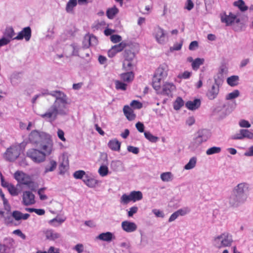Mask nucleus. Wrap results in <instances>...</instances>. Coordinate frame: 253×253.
<instances>
[{"instance_id":"nucleus-11","label":"nucleus","mask_w":253,"mask_h":253,"mask_svg":"<svg viewBox=\"0 0 253 253\" xmlns=\"http://www.w3.org/2000/svg\"><path fill=\"white\" fill-rule=\"evenodd\" d=\"M211 135V132L208 129H202L199 130L197 132V136L195 138V142L198 145L206 141Z\"/></svg>"},{"instance_id":"nucleus-14","label":"nucleus","mask_w":253,"mask_h":253,"mask_svg":"<svg viewBox=\"0 0 253 253\" xmlns=\"http://www.w3.org/2000/svg\"><path fill=\"white\" fill-rule=\"evenodd\" d=\"M221 21L223 23H225L227 26H229L234 23H239L240 19L237 18L236 15L230 12L228 15H225L224 17L222 16Z\"/></svg>"},{"instance_id":"nucleus-39","label":"nucleus","mask_w":253,"mask_h":253,"mask_svg":"<svg viewBox=\"0 0 253 253\" xmlns=\"http://www.w3.org/2000/svg\"><path fill=\"white\" fill-rule=\"evenodd\" d=\"M144 134L145 137L151 142L155 143L159 139L158 137L152 135V134L149 131H145Z\"/></svg>"},{"instance_id":"nucleus-40","label":"nucleus","mask_w":253,"mask_h":253,"mask_svg":"<svg viewBox=\"0 0 253 253\" xmlns=\"http://www.w3.org/2000/svg\"><path fill=\"white\" fill-rule=\"evenodd\" d=\"M86 174V173L84 170H79L74 173L73 176L76 179L83 180Z\"/></svg>"},{"instance_id":"nucleus-55","label":"nucleus","mask_w":253,"mask_h":253,"mask_svg":"<svg viewBox=\"0 0 253 253\" xmlns=\"http://www.w3.org/2000/svg\"><path fill=\"white\" fill-rule=\"evenodd\" d=\"M193 7L194 3L192 0H187L185 2L184 8L190 11L192 9Z\"/></svg>"},{"instance_id":"nucleus-7","label":"nucleus","mask_w":253,"mask_h":253,"mask_svg":"<svg viewBox=\"0 0 253 253\" xmlns=\"http://www.w3.org/2000/svg\"><path fill=\"white\" fill-rule=\"evenodd\" d=\"M143 198V195L140 191H132L129 195L123 194L121 198V202L123 204H127L130 201L135 202Z\"/></svg>"},{"instance_id":"nucleus-23","label":"nucleus","mask_w":253,"mask_h":253,"mask_svg":"<svg viewBox=\"0 0 253 253\" xmlns=\"http://www.w3.org/2000/svg\"><path fill=\"white\" fill-rule=\"evenodd\" d=\"M155 75L163 79L167 76V66L166 65H160L156 70Z\"/></svg>"},{"instance_id":"nucleus-60","label":"nucleus","mask_w":253,"mask_h":253,"mask_svg":"<svg viewBox=\"0 0 253 253\" xmlns=\"http://www.w3.org/2000/svg\"><path fill=\"white\" fill-rule=\"evenodd\" d=\"M138 207L136 206H133L131 207L129 209V211H128V216L129 217H131L133 215L136 213L138 211Z\"/></svg>"},{"instance_id":"nucleus-35","label":"nucleus","mask_w":253,"mask_h":253,"mask_svg":"<svg viewBox=\"0 0 253 253\" xmlns=\"http://www.w3.org/2000/svg\"><path fill=\"white\" fill-rule=\"evenodd\" d=\"M118 12V9L116 7L114 6L111 8L108 9L107 10L106 14L109 19H113Z\"/></svg>"},{"instance_id":"nucleus-50","label":"nucleus","mask_w":253,"mask_h":253,"mask_svg":"<svg viewBox=\"0 0 253 253\" xmlns=\"http://www.w3.org/2000/svg\"><path fill=\"white\" fill-rule=\"evenodd\" d=\"M71 46L73 48V51L72 53V55L79 56L80 55L79 54V50L81 49L80 46L75 43L72 44L71 45Z\"/></svg>"},{"instance_id":"nucleus-64","label":"nucleus","mask_w":253,"mask_h":253,"mask_svg":"<svg viewBox=\"0 0 253 253\" xmlns=\"http://www.w3.org/2000/svg\"><path fill=\"white\" fill-rule=\"evenodd\" d=\"M198 42L196 41L192 42L189 46V49L190 50H194L198 47Z\"/></svg>"},{"instance_id":"nucleus-52","label":"nucleus","mask_w":253,"mask_h":253,"mask_svg":"<svg viewBox=\"0 0 253 253\" xmlns=\"http://www.w3.org/2000/svg\"><path fill=\"white\" fill-rule=\"evenodd\" d=\"M111 41L113 43H118L120 42L122 40V37L118 35H113L110 37Z\"/></svg>"},{"instance_id":"nucleus-28","label":"nucleus","mask_w":253,"mask_h":253,"mask_svg":"<svg viewBox=\"0 0 253 253\" xmlns=\"http://www.w3.org/2000/svg\"><path fill=\"white\" fill-rule=\"evenodd\" d=\"M3 37H5L10 41L11 39L13 40V37L15 35L13 28L12 27H6L3 33Z\"/></svg>"},{"instance_id":"nucleus-33","label":"nucleus","mask_w":253,"mask_h":253,"mask_svg":"<svg viewBox=\"0 0 253 253\" xmlns=\"http://www.w3.org/2000/svg\"><path fill=\"white\" fill-rule=\"evenodd\" d=\"M77 5V0H69L66 6V11L68 13H72L73 9Z\"/></svg>"},{"instance_id":"nucleus-44","label":"nucleus","mask_w":253,"mask_h":253,"mask_svg":"<svg viewBox=\"0 0 253 253\" xmlns=\"http://www.w3.org/2000/svg\"><path fill=\"white\" fill-rule=\"evenodd\" d=\"M240 92L238 90H234L232 92L228 93L226 96V100H231L238 97Z\"/></svg>"},{"instance_id":"nucleus-12","label":"nucleus","mask_w":253,"mask_h":253,"mask_svg":"<svg viewBox=\"0 0 253 253\" xmlns=\"http://www.w3.org/2000/svg\"><path fill=\"white\" fill-rule=\"evenodd\" d=\"M32 35V31L30 27H26L24 28L21 31H20L17 36L13 38V40H22L25 39L26 42H28Z\"/></svg>"},{"instance_id":"nucleus-20","label":"nucleus","mask_w":253,"mask_h":253,"mask_svg":"<svg viewBox=\"0 0 253 253\" xmlns=\"http://www.w3.org/2000/svg\"><path fill=\"white\" fill-rule=\"evenodd\" d=\"M97 238L101 241L110 242L112 240L115 239V237L112 233L110 232H107L105 233H102L100 234L97 237Z\"/></svg>"},{"instance_id":"nucleus-1","label":"nucleus","mask_w":253,"mask_h":253,"mask_svg":"<svg viewBox=\"0 0 253 253\" xmlns=\"http://www.w3.org/2000/svg\"><path fill=\"white\" fill-rule=\"evenodd\" d=\"M29 140L40 150H44L48 154H51L53 142L49 134L43 131L34 130L29 135Z\"/></svg>"},{"instance_id":"nucleus-2","label":"nucleus","mask_w":253,"mask_h":253,"mask_svg":"<svg viewBox=\"0 0 253 253\" xmlns=\"http://www.w3.org/2000/svg\"><path fill=\"white\" fill-rule=\"evenodd\" d=\"M248 188V184L245 183H239L235 187L229 199L230 205L237 207L243 203L247 199L246 192Z\"/></svg>"},{"instance_id":"nucleus-15","label":"nucleus","mask_w":253,"mask_h":253,"mask_svg":"<svg viewBox=\"0 0 253 253\" xmlns=\"http://www.w3.org/2000/svg\"><path fill=\"white\" fill-rule=\"evenodd\" d=\"M22 199L23 204L25 206H29L35 203V195L29 191L23 192Z\"/></svg>"},{"instance_id":"nucleus-48","label":"nucleus","mask_w":253,"mask_h":253,"mask_svg":"<svg viewBox=\"0 0 253 253\" xmlns=\"http://www.w3.org/2000/svg\"><path fill=\"white\" fill-rule=\"evenodd\" d=\"M6 188H7L9 192L12 196L18 195L17 189L13 185L9 184L8 186L6 187Z\"/></svg>"},{"instance_id":"nucleus-29","label":"nucleus","mask_w":253,"mask_h":253,"mask_svg":"<svg viewBox=\"0 0 253 253\" xmlns=\"http://www.w3.org/2000/svg\"><path fill=\"white\" fill-rule=\"evenodd\" d=\"M57 166V163L55 161L50 160L49 164L45 167L44 173L53 171L55 170Z\"/></svg>"},{"instance_id":"nucleus-34","label":"nucleus","mask_w":253,"mask_h":253,"mask_svg":"<svg viewBox=\"0 0 253 253\" xmlns=\"http://www.w3.org/2000/svg\"><path fill=\"white\" fill-rule=\"evenodd\" d=\"M124 56L126 60L132 61L135 57V54L131 50L126 49L124 52Z\"/></svg>"},{"instance_id":"nucleus-42","label":"nucleus","mask_w":253,"mask_h":253,"mask_svg":"<svg viewBox=\"0 0 253 253\" xmlns=\"http://www.w3.org/2000/svg\"><path fill=\"white\" fill-rule=\"evenodd\" d=\"M133 65L131 63V61L125 60L123 64V68L127 72L131 71L133 69Z\"/></svg>"},{"instance_id":"nucleus-18","label":"nucleus","mask_w":253,"mask_h":253,"mask_svg":"<svg viewBox=\"0 0 253 253\" xmlns=\"http://www.w3.org/2000/svg\"><path fill=\"white\" fill-rule=\"evenodd\" d=\"M84 183L90 188H94L98 183V181L91 176L86 174L83 180Z\"/></svg>"},{"instance_id":"nucleus-19","label":"nucleus","mask_w":253,"mask_h":253,"mask_svg":"<svg viewBox=\"0 0 253 253\" xmlns=\"http://www.w3.org/2000/svg\"><path fill=\"white\" fill-rule=\"evenodd\" d=\"M201 100L200 99H195L193 101H188L185 104V106L190 110H195L199 108L201 105Z\"/></svg>"},{"instance_id":"nucleus-16","label":"nucleus","mask_w":253,"mask_h":253,"mask_svg":"<svg viewBox=\"0 0 253 253\" xmlns=\"http://www.w3.org/2000/svg\"><path fill=\"white\" fill-rule=\"evenodd\" d=\"M154 34L157 41L161 44H163L166 41V36L164 31L160 27H157L154 29Z\"/></svg>"},{"instance_id":"nucleus-24","label":"nucleus","mask_w":253,"mask_h":253,"mask_svg":"<svg viewBox=\"0 0 253 253\" xmlns=\"http://www.w3.org/2000/svg\"><path fill=\"white\" fill-rule=\"evenodd\" d=\"M69 167V161L67 157L63 156L62 161L59 165L60 174H63Z\"/></svg>"},{"instance_id":"nucleus-51","label":"nucleus","mask_w":253,"mask_h":253,"mask_svg":"<svg viewBox=\"0 0 253 253\" xmlns=\"http://www.w3.org/2000/svg\"><path fill=\"white\" fill-rule=\"evenodd\" d=\"M46 189L45 187H43L39 189L38 191V194L40 196V200L43 201L47 199V196L44 194H42V193Z\"/></svg>"},{"instance_id":"nucleus-63","label":"nucleus","mask_w":253,"mask_h":253,"mask_svg":"<svg viewBox=\"0 0 253 253\" xmlns=\"http://www.w3.org/2000/svg\"><path fill=\"white\" fill-rule=\"evenodd\" d=\"M10 247L5 244H0V253H7Z\"/></svg>"},{"instance_id":"nucleus-58","label":"nucleus","mask_w":253,"mask_h":253,"mask_svg":"<svg viewBox=\"0 0 253 253\" xmlns=\"http://www.w3.org/2000/svg\"><path fill=\"white\" fill-rule=\"evenodd\" d=\"M127 150L128 152H131L134 154H137L139 152V149L138 147L132 146H128Z\"/></svg>"},{"instance_id":"nucleus-6","label":"nucleus","mask_w":253,"mask_h":253,"mask_svg":"<svg viewBox=\"0 0 253 253\" xmlns=\"http://www.w3.org/2000/svg\"><path fill=\"white\" fill-rule=\"evenodd\" d=\"M44 150L39 149H30L27 152V156L31 158L34 162L40 163L45 160L46 155H49Z\"/></svg>"},{"instance_id":"nucleus-59","label":"nucleus","mask_w":253,"mask_h":253,"mask_svg":"<svg viewBox=\"0 0 253 253\" xmlns=\"http://www.w3.org/2000/svg\"><path fill=\"white\" fill-rule=\"evenodd\" d=\"M135 127L137 130L140 132H144V124L140 122H137L135 124Z\"/></svg>"},{"instance_id":"nucleus-9","label":"nucleus","mask_w":253,"mask_h":253,"mask_svg":"<svg viewBox=\"0 0 253 253\" xmlns=\"http://www.w3.org/2000/svg\"><path fill=\"white\" fill-rule=\"evenodd\" d=\"M214 83L212 85L211 87L209 88L207 91L206 96L211 100H214L217 98L219 92V86L220 85L219 77L218 78H214Z\"/></svg>"},{"instance_id":"nucleus-46","label":"nucleus","mask_w":253,"mask_h":253,"mask_svg":"<svg viewBox=\"0 0 253 253\" xmlns=\"http://www.w3.org/2000/svg\"><path fill=\"white\" fill-rule=\"evenodd\" d=\"M160 177L162 181L168 182L171 179V173L170 172H163L161 174Z\"/></svg>"},{"instance_id":"nucleus-30","label":"nucleus","mask_w":253,"mask_h":253,"mask_svg":"<svg viewBox=\"0 0 253 253\" xmlns=\"http://www.w3.org/2000/svg\"><path fill=\"white\" fill-rule=\"evenodd\" d=\"M197 159L196 157H192L189 161L188 163L184 166V169L190 170L194 168L196 166Z\"/></svg>"},{"instance_id":"nucleus-4","label":"nucleus","mask_w":253,"mask_h":253,"mask_svg":"<svg viewBox=\"0 0 253 253\" xmlns=\"http://www.w3.org/2000/svg\"><path fill=\"white\" fill-rule=\"evenodd\" d=\"M233 242L232 236L228 232H224L215 237L213 241V245L218 249L229 247Z\"/></svg>"},{"instance_id":"nucleus-8","label":"nucleus","mask_w":253,"mask_h":253,"mask_svg":"<svg viewBox=\"0 0 253 253\" xmlns=\"http://www.w3.org/2000/svg\"><path fill=\"white\" fill-rule=\"evenodd\" d=\"M20 154V146H12L7 148L4 153V157L9 162L14 161Z\"/></svg>"},{"instance_id":"nucleus-17","label":"nucleus","mask_w":253,"mask_h":253,"mask_svg":"<svg viewBox=\"0 0 253 253\" xmlns=\"http://www.w3.org/2000/svg\"><path fill=\"white\" fill-rule=\"evenodd\" d=\"M122 228L126 232L131 233L135 231L137 229L136 224L133 222L129 221H124L122 222Z\"/></svg>"},{"instance_id":"nucleus-57","label":"nucleus","mask_w":253,"mask_h":253,"mask_svg":"<svg viewBox=\"0 0 253 253\" xmlns=\"http://www.w3.org/2000/svg\"><path fill=\"white\" fill-rule=\"evenodd\" d=\"M231 138L232 139H234V140H237V139L242 140V139H244V137L243 136L242 129L239 130V132L238 133H237L235 134L234 135H233V136H232Z\"/></svg>"},{"instance_id":"nucleus-36","label":"nucleus","mask_w":253,"mask_h":253,"mask_svg":"<svg viewBox=\"0 0 253 253\" xmlns=\"http://www.w3.org/2000/svg\"><path fill=\"white\" fill-rule=\"evenodd\" d=\"M204 59L203 58H197L195 59L192 63V67L193 70H197L199 67L203 64Z\"/></svg>"},{"instance_id":"nucleus-49","label":"nucleus","mask_w":253,"mask_h":253,"mask_svg":"<svg viewBox=\"0 0 253 253\" xmlns=\"http://www.w3.org/2000/svg\"><path fill=\"white\" fill-rule=\"evenodd\" d=\"M130 105L135 109H140L142 106V103L140 102L134 100L130 103Z\"/></svg>"},{"instance_id":"nucleus-61","label":"nucleus","mask_w":253,"mask_h":253,"mask_svg":"<svg viewBox=\"0 0 253 253\" xmlns=\"http://www.w3.org/2000/svg\"><path fill=\"white\" fill-rule=\"evenodd\" d=\"M152 212L158 217L163 218L165 216L164 212L159 210L153 209Z\"/></svg>"},{"instance_id":"nucleus-54","label":"nucleus","mask_w":253,"mask_h":253,"mask_svg":"<svg viewBox=\"0 0 253 253\" xmlns=\"http://www.w3.org/2000/svg\"><path fill=\"white\" fill-rule=\"evenodd\" d=\"M88 38H89V35H86L84 38V39L83 41V46H82V48L83 49H86L90 46V42H88Z\"/></svg>"},{"instance_id":"nucleus-45","label":"nucleus","mask_w":253,"mask_h":253,"mask_svg":"<svg viewBox=\"0 0 253 253\" xmlns=\"http://www.w3.org/2000/svg\"><path fill=\"white\" fill-rule=\"evenodd\" d=\"M108 168L106 166H101L98 169V173L101 176H106L108 174Z\"/></svg>"},{"instance_id":"nucleus-38","label":"nucleus","mask_w":253,"mask_h":253,"mask_svg":"<svg viewBox=\"0 0 253 253\" xmlns=\"http://www.w3.org/2000/svg\"><path fill=\"white\" fill-rule=\"evenodd\" d=\"M184 105V101L180 97H178L173 103V108L175 110H178Z\"/></svg>"},{"instance_id":"nucleus-56","label":"nucleus","mask_w":253,"mask_h":253,"mask_svg":"<svg viewBox=\"0 0 253 253\" xmlns=\"http://www.w3.org/2000/svg\"><path fill=\"white\" fill-rule=\"evenodd\" d=\"M239 126L241 127L249 128L251 127V124L250 123L245 120H241L239 122Z\"/></svg>"},{"instance_id":"nucleus-41","label":"nucleus","mask_w":253,"mask_h":253,"mask_svg":"<svg viewBox=\"0 0 253 253\" xmlns=\"http://www.w3.org/2000/svg\"><path fill=\"white\" fill-rule=\"evenodd\" d=\"M115 87L117 90H126L127 84L120 81L117 80L115 82Z\"/></svg>"},{"instance_id":"nucleus-37","label":"nucleus","mask_w":253,"mask_h":253,"mask_svg":"<svg viewBox=\"0 0 253 253\" xmlns=\"http://www.w3.org/2000/svg\"><path fill=\"white\" fill-rule=\"evenodd\" d=\"M221 151V148L219 147L213 146L209 148L206 151V154L207 155H211L215 154H218Z\"/></svg>"},{"instance_id":"nucleus-10","label":"nucleus","mask_w":253,"mask_h":253,"mask_svg":"<svg viewBox=\"0 0 253 253\" xmlns=\"http://www.w3.org/2000/svg\"><path fill=\"white\" fill-rule=\"evenodd\" d=\"M14 177L17 182L21 184L27 185L32 183V177L23 171H16L14 173Z\"/></svg>"},{"instance_id":"nucleus-3","label":"nucleus","mask_w":253,"mask_h":253,"mask_svg":"<svg viewBox=\"0 0 253 253\" xmlns=\"http://www.w3.org/2000/svg\"><path fill=\"white\" fill-rule=\"evenodd\" d=\"M50 95L55 98V100L53 105H55L57 109H61L66 113V115L68 114V109L67 107L68 104V97L67 95L63 92L58 90L52 91Z\"/></svg>"},{"instance_id":"nucleus-25","label":"nucleus","mask_w":253,"mask_h":253,"mask_svg":"<svg viewBox=\"0 0 253 253\" xmlns=\"http://www.w3.org/2000/svg\"><path fill=\"white\" fill-rule=\"evenodd\" d=\"M108 146L112 150L118 151L120 149L121 142L116 139H112L109 141Z\"/></svg>"},{"instance_id":"nucleus-31","label":"nucleus","mask_w":253,"mask_h":253,"mask_svg":"<svg viewBox=\"0 0 253 253\" xmlns=\"http://www.w3.org/2000/svg\"><path fill=\"white\" fill-rule=\"evenodd\" d=\"M239 80V76L236 75H233L227 78V83L231 86H234L238 84Z\"/></svg>"},{"instance_id":"nucleus-32","label":"nucleus","mask_w":253,"mask_h":253,"mask_svg":"<svg viewBox=\"0 0 253 253\" xmlns=\"http://www.w3.org/2000/svg\"><path fill=\"white\" fill-rule=\"evenodd\" d=\"M134 78V74L132 71L122 73L121 75V78L125 82H129L132 81Z\"/></svg>"},{"instance_id":"nucleus-43","label":"nucleus","mask_w":253,"mask_h":253,"mask_svg":"<svg viewBox=\"0 0 253 253\" xmlns=\"http://www.w3.org/2000/svg\"><path fill=\"white\" fill-rule=\"evenodd\" d=\"M126 46V43L124 42H121L120 43L113 46L112 47L117 52H119L122 51Z\"/></svg>"},{"instance_id":"nucleus-26","label":"nucleus","mask_w":253,"mask_h":253,"mask_svg":"<svg viewBox=\"0 0 253 253\" xmlns=\"http://www.w3.org/2000/svg\"><path fill=\"white\" fill-rule=\"evenodd\" d=\"M45 235L46 239L49 240H54L60 237V234L52 229L47 230L45 232Z\"/></svg>"},{"instance_id":"nucleus-53","label":"nucleus","mask_w":253,"mask_h":253,"mask_svg":"<svg viewBox=\"0 0 253 253\" xmlns=\"http://www.w3.org/2000/svg\"><path fill=\"white\" fill-rule=\"evenodd\" d=\"M97 39L94 36H89L88 42H90V46H95L97 44Z\"/></svg>"},{"instance_id":"nucleus-13","label":"nucleus","mask_w":253,"mask_h":253,"mask_svg":"<svg viewBox=\"0 0 253 253\" xmlns=\"http://www.w3.org/2000/svg\"><path fill=\"white\" fill-rule=\"evenodd\" d=\"M175 89V86L172 83H166L163 86L162 90L160 91V93L172 97V92Z\"/></svg>"},{"instance_id":"nucleus-47","label":"nucleus","mask_w":253,"mask_h":253,"mask_svg":"<svg viewBox=\"0 0 253 253\" xmlns=\"http://www.w3.org/2000/svg\"><path fill=\"white\" fill-rule=\"evenodd\" d=\"M243 136L244 138L252 139L253 138V133L247 129H242Z\"/></svg>"},{"instance_id":"nucleus-5","label":"nucleus","mask_w":253,"mask_h":253,"mask_svg":"<svg viewBox=\"0 0 253 253\" xmlns=\"http://www.w3.org/2000/svg\"><path fill=\"white\" fill-rule=\"evenodd\" d=\"M58 115L65 116L66 113L62 110L57 109L55 105H52L45 113L40 116L42 118L52 122L56 119Z\"/></svg>"},{"instance_id":"nucleus-22","label":"nucleus","mask_w":253,"mask_h":253,"mask_svg":"<svg viewBox=\"0 0 253 253\" xmlns=\"http://www.w3.org/2000/svg\"><path fill=\"white\" fill-rule=\"evenodd\" d=\"M123 112L126 119L129 121H132L135 118V115L131 108L128 105H125L123 108Z\"/></svg>"},{"instance_id":"nucleus-21","label":"nucleus","mask_w":253,"mask_h":253,"mask_svg":"<svg viewBox=\"0 0 253 253\" xmlns=\"http://www.w3.org/2000/svg\"><path fill=\"white\" fill-rule=\"evenodd\" d=\"M12 217L15 219V220L19 221L21 219L26 220L30 216L29 213H23L18 211H14L12 212Z\"/></svg>"},{"instance_id":"nucleus-62","label":"nucleus","mask_w":253,"mask_h":253,"mask_svg":"<svg viewBox=\"0 0 253 253\" xmlns=\"http://www.w3.org/2000/svg\"><path fill=\"white\" fill-rule=\"evenodd\" d=\"M152 86L154 89H155L158 93H160V91H161V83L152 81Z\"/></svg>"},{"instance_id":"nucleus-27","label":"nucleus","mask_w":253,"mask_h":253,"mask_svg":"<svg viewBox=\"0 0 253 253\" xmlns=\"http://www.w3.org/2000/svg\"><path fill=\"white\" fill-rule=\"evenodd\" d=\"M233 5L237 7L241 12H244L247 10L249 7L245 4L243 0H238L233 2Z\"/></svg>"}]
</instances>
